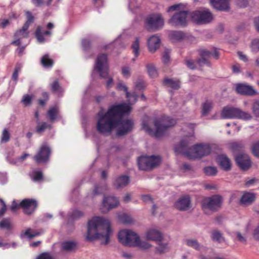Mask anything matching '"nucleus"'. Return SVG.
Instances as JSON below:
<instances>
[{
	"mask_svg": "<svg viewBox=\"0 0 259 259\" xmlns=\"http://www.w3.org/2000/svg\"><path fill=\"white\" fill-rule=\"evenodd\" d=\"M131 110L130 105L122 103L110 106L105 113L99 111L97 114V130L101 134L109 135L118 127L116 133L117 136L127 135L134 129V123L132 119H122V117Z\"/></svg>",
	"mask_w": 259,
	"mask_h": 259,
	"instance_id": "1",
	"label": "nucleus"
},
{
	"mask_svg": "<svg viewBox=\"0 0 259 259\" xmlns=\"http://www.w3.org/2000/svg\"><path fill=\"white\" fill-rule=\"evenodd\" d=\"M111 234L109 221L102 217H96L88 222L85 239L89 241L104 239V242L101 243L106 245L109 242V237Z\"/></svg>",
	"mask_w": 259,
	"mask_h": 259,
	"instance_id": "2",
	"label": "nucleus"
},
{
	"mask_svg": "<svg viewBox=\"0 0 259 259\" xmlns=\"http://www.w3.org/2000/svg\"><path fill=\"white\" fill-rule=\"evenodd\" d=\"M174 150L177 154H181L189 159H193L207 156L210 153L211 148L208 144L195 145L190 148L187 140H183L175 146Z\"/></svg>",
	"mask_w": 259,
	"mask_h": 259,
	"instance_id": "3",
	"label": "nucleus"
},
{
	"mask_svg": "<svg viewBox=\"0 0 259 259\" xmlns=\"http://www.w3.org/2000/svg\"><path fill=\"white\" fill-rule=\"evenodd\" d=\"M176 123V121L168 116H163L158 119L155 120L154 125L156 128L155 132L149 127L146 121L142 123V128L148 134L156 138L162 137L166 130L170 127L173 126Z\"/></svg>",
	"mask_w": 259,
	"mask_h": 259,
	"instance_id": "4",
	"label": "nucleus"
},
{
	"mask_svg": "<svg viewBox=\"0 0 259 259\" xmlns=\"http://www.w3.org/2000/svg\"><path fill=\"white\" fill-rule=\"evenodd\" d=\"M118 238L119 241L125 246H136L138 245L139 237L132 231L123 230L118 233Z\"/></svg>",
	"mask_w": 259,
	"mask_h": 259,
	"instance_id": "5",
	"label": "nucleus"
},
{
	"mask_svg": "<svg viewBox=\"0 0 259 259\" xmlns=\"http://www.w3.org/2000/svg\"><path fill=\"white\" fill-rule=\"evenodd\" d=\"M161 157L159 156H141L138 160L139 169L149 170L158 165L161 162Z\"/></svg>",
	"mask_w": 259,
	"mask_h": 259,
	"instance_id": "6",
	"label": "nucleus"
},
{
	"mask_svg": "<svg viewBox=\"0 0 259 259\" xmlns=\"http://www.w3.org/2000/svg\"><path fill=\"white\" fill-rule=\"evenodd\" d=\"M94 68L99 73L101 77L103 78H108L109 66L106 54H101L98 56Z\"/></svg>",
	"mask_w": 259,
	"mask_h": 259,
	"instance_id": "7",
	"label": "nucleus"
},
{
	"mask_svg": "<svg viewBox=\"0 0 259 259\" xmlns=\"http://www.w3.org/2000/svg\"><path fill=\"white\" fill-rule=\"evenodd\" d=\"M222 202V198L219 195L205 197L201 202L202 208L204 211L207 209L216 211L221 207Z\"/></svg>",
	"mask_w": 259,
	"mask_h": 259,
	"instance_id": "8",
	"label": "nucleus"
},
{
	"mask_svg": "<svg viewBox=\"0 0 259 259\" xmlns=\"http://www.w3.org/2000/svg\"><path fill=\"white\" fill-rule=\"evenodd\" d=\"M146 23L148 30L156 31L162 27L164 21L160 14H152L147 17Z\"/></svg>",
	"mask_w": 259,
	"mask_h": 259,
	"instance_id": "9",
	"label": "nucleus"
},
{
	"mask_svg": "<svg viewBox=\"0 0 259 259\" xmlns=\"http://www.w3.org/2000/svg\"><path fill=\"white\" fill-rule=\"evenodd\" d=\"M192 20L197 24L209 23L212 19V15L208 11H196L191 14Z\"/></svg>",
	"mask_w": 259,
	"mask_h": 259,
	"instance_id": "10",
	"label": "nucleus"
},
{
	"mask_svg": "<svg viewBox=\"0 0 259 259\" xmlns=\"http://www.w3.org/2000/svg\"><path fill=\"white\" fill-rule=\"evenodd\" d=\"M188 12L181 11L176 13L168 20V23L175 27H185L187 25V18Z\"/></svg>",
	"mask_w": 259,
	"mask_h": 259,
	"instance_id": "11",
	"label": "nucleus"
},
{
	"mask_svg": "<svg viewBox=\"0 0 259 259\" xmlns=\"http://www.w3.org/2000/svg\"><path fill=\"white\" fill-rule=\"evenodd\" d=\"M198 52L200 56V58L197 60V63L200 66H202L204 65L210 66V62L208 59L211 55H212L216 59H218L220 57V53L217 50H214L213 53L205 49L199 50Z\"/></svg>",
	"mask_w": 259,
	"mask_h": 259,
	"instance_id": "12",
	"label": "nucleus"
},
{
	"mask_svg": "<svg viewBox=\"0 0 259 259\" xmlns=\"http://www.w3.org/2000/svg\"><path fill=\"white\" fill-rule=\"evenodd\" d=\"M51 150L46 144L41 146L36 155L33 157V160L37 163H45L48 161L51 155Z\"/></svg>",
	"mask_w": 259,
	"mask_h": 259,
	"instance_id": "13",
	"label": "nucleus"
},
{
	"mask_svg": "<svg viewBox=\"0 0 259 259\" xmlns=\"http://www.w3.org/2000/svg\"><path fill=\"white\" fill-rule=\"evenodd\" d=\"M19 205L23 209L24 213L29 215L36 209L37 202L33 199H24L19 203Z\"/></svg>",
	"mask_w": 259,
	"mask_h": 259,
	"instance_id": "14",
	"label": "nucleus"
},
{
	"mask_svg": "<svg viewBox=\"0 0 259 259\" xmlns=\"http://www.w3.org/2000/svg\"><path fill=\"white\" fill-rule=\"evenodd\" d=\"M119 203L118 199L114 196L105 197L103 200L102 212L107 213L110 209L116 208Z\"/></svg>",
	"mask_w": 259,
	"mask_h": 259,
	"instance_id": "15",
	"label": "nucleus"
},
{
	"mask_svg": "<svg viewBox=\"0 0 259 259\" xmlns=\"http://www.w3.org/2000/svg\"><path fill=\"white\" fill-rule=\"evenodd\" d=\"M236 91L241 95L253 96L257 94V92L252 86L246 83L237 84Z\"/></svg>",
	"mask_w": 259,
	"mask_h": 259,
	"instance_id": "16",
	"label": "nucleus"
},
{
	"mask_svg": "<svg viewBox=\"0 0 259 259\" xmlns=\"http://www.w3.org/2000/svg\"><path fill=\"white\" fill-rule=\"evenodd\" d=\"M237 165L241 169L245 170L249 169L251 165V160L246 154H239L235 158Z\"/></svg>",
	"mask_w": 259,
	"mask_h": 259,
	"instance_id": "17",
	"label": "nucleus"
},
{
	"mask_svg": "<svg viewBox=\"0 0 259 259\" xmlns=\"http://www.w3.org/2000/svg\"><path fill=\"white\" fill-rule=\"evenodd\" d=\"M175 207L181 211H185L189 209L191 207L190 197L188 195H185L180 198L175 203Z\"/></svg>",
	"mask_w": 259,
	"mask_h": 259,
	"instance_id": "18",
	"label": "nucleus"
},
{
	"mask_svg": "<svg viewBox=\"0 0 259 259\" xmlns=\"http://www.w3.org/2000/svg\"><path fill=\"white\" fill-rule=\"evenodd\" d=\"M211 6L215 9L221 11H228L230 6L228 0H210Z\"/></svg>",
	"mask_w": 259,
	"mask_h": 259,
	"instance_id": "19",
	"label": "nucleus"
},
{
	"mask_svg": "<svg viewBox=\"0 0 259 259\" xmlns=\"http://www.w3.org/2000/svg\"><path fill=\"white\" fill-rule=\"evenodd\" d=\"M147 45L149 52L153 53L159 48L160 39L158 36L153 35L148 38Z\"/></svg>",
	"mask_w": 259,
	"mask_h": 259,
	"instance_id": "20",
	"label": "nucleus"
},
{
	"mask_svg": "<svg viewBox=\"0 0 259 259\" xmlns=\"http://www.w3.org/2000/svg\"><path fill=\"white\" fill-rule=\"evenodd\" d=\"M256 197L254 193L250 192H244L241 197L239 203L242 206H249L255 200Z\"/></svg>",
	"mask_w": 259,
	"mask_h": 259,
	"instance_id": "21",
	"label": "nucleus"
},
{
	"mask_svg": "<svg viewBox=\"0 0 259 259\" xmlns=\"http://www.w3.org/2000/svg\"><path fill=\"white\" fill-rule=\"evenodd\" d=\"M238 108L232 107H225L223 108L221 117L224 119L236 118Z\"/></svg>",
	"mask_w": 259,
	"mask_h": 259,
	"instance_id": "22",
	"label": "nucleus"
},
{
	"mask_svg": "<svg viewBox=\"0 0 259 259\" xmlns=\"http://www.w3.org/2000/svg\"><path fill=\"white\" fill-rule=\"evenodd\" d=\"M130 183V177L125 175H121L117 177L114 182L113 185L118 189L126 186Z\"/></svg>",
	"mask_w": 259,
	"mask_h": 259,
	"instance_id": "23",
	"label": "nucleus"
},
{
	"mask_svg": "<svg viewBox=\"0 0 259 259\" xmlns=\"http://www.w3.org/2000/svg\"><path fill=\"white\" fill-rule=\"evenodd\" d=\"M217 160L220 166L225 170L228 171L231 169V163L229 158L225 155H220Z\"/></svg>",
	"mask_w": 259,
	"mask_h": 259,
	"instance_id": "24",
	"label": "nucleus"
},
{
	"mask_svg": "<svg viewBox=\"0 0 259 259\" xmlns=\"http://www.w3.org/2000/svg\"><path fill=\"white\" fill-rule=\"evenodd\" d=\"M146 237L148 239L160 242L162 239V234L158 230L151 229L146 233Z\"/></svg>",
	"mask_w": 259,
	"mask_h": 259,
	"instance_id": "25",
	"label": "nucleus"
},
{
	"mask_svg": "<svg viewBox=\"0 0 259 259\" xmlns=\"http://www.w3.org/2000/svg\"><path fill=\"white\" fill-rule=\"evenodd\" d=\"M117 90L119 91H123L125 92L126 97L129 100H131L132 98L134 99V102H136L137 100L138 95L136 94H131L128 92V89L127 87L122 82H119L116 87Z\"/></svg>",
	"mask_w": 259,
	"mask_h": 259,
	"instance_id": "26",
	"label": "nucleus"
},
{
	"mask_svg": "<svg viewBox=\"0 0 259 259\" xmlns=\"http://www.w3.org/2000/svg\"><path fill=\"white\" fill-rule=\"evenodd\" d=\"M42 28L38 26L37 27L35 32V35L37 40L39 42H44L45 41V35H51L52 32L49 30L42 32Z\"/></svg>",
	"mask_w": 259,
	"mask_h": 259,
	"instance_id": "27",
	"label": "nucleus"
},
{
	"mask_svg": "<svg viewBox=\"0 0 259 259\" xmlns=\"http://www.w3.org/2000/svg\"><path fill=\"white\" fill-rule=\"evenodd\" d=\"M163 83L174 90H177L180 88V81L179 80L165 78L163 80Z\"/></svg>",
	"mask_w": 259,
	"mask_h": 259,
	"instance_id": "28",
	"label": "nucleus"
},
{
	"mask_svg": "<svg viewBox=\"0 0 259 259\" xmlns=\"http://www.w3.org/2000/svg\"><path fill=\"white\" fill-rule=\"evenodd\" d=\"M213 108L212 101L207 100L202 105V115L203 116L207 115Z\"/></svg>",
	"mask_w": 259,
	"mask_h": 259,
	"instance_id": "29",
	"label": "nucleus"
},
{
	"mask_svg": "<svg viewBox=\"0 0 259 259\" xmlns=\"http://www.w3.org/2000/svg\"><path fill=\"white\" fill-rule=\"evenodd\" d=\"M52 126L51 124L46 122H37V126L36 127V132L38 134H41L44 133L46 130H51Z\"/></svg>",
	"mask_w": 259,
	"mask_h": 259,
	"instance_id": "30",
	"label": "nucleus"
},
{
	"mask_svg": "<svg viewBox=\"0 0 259 259\" xmlns=\"http://www.w3.org/2000/svg\"><path fill=\"white\" fill-rule=\"evenodd\" d=\"M77 243L74 241H66L62 244V248L66 251H72L76 249Z\"/></svg>",
	"mask_w": 259,
	"mask_h": 259,
	"instance_id": "31",
	"label": "nucleus"
},
{
	"mask_svg": "<svg viewBox=\"0 0 259 259\" xmlns=\"http://www.w3.org/2000/svg\"><path fill=\"white\" fill-rule=\"evenodd\" d=\"M252 118V115L248 112L243 111L239 108H238V112L237 114L236 118L244 120H249L251 119Z\"/></svg>",
	"mask_w": 259,
	"mask_h": 259,
	"instance_id": "32",
	"label": "nucleus"
},
{
	"mask_svg": "<svg viewBox=\"0 0 259 259\" xmlns=\"http://www.w3.org/2000/svg\"><path fill=\"white\" fill-rule=\"evenodd\" d=\"M41 63L46 68L52 67L53 65V60L49 58L48 54L45 55L41 59Z\"/></svg>",
	"mask_w": 259,
	"mask_h": 259,
	"instance_id": "33",
	"label": "nucleus"
},
{
	"mask_svg": "<svg viewBox=\"0 0 259 259\" xmlns=\"http://www.w3.org/2000/svg\"><path fill=\"white\" fill-rule=\"evenodd\" d=\"M31 231L32 230L30 228H28L25 232L22 233L21 236H27L29 239H30L41 235V233L40 232L33 231L32 233H31Z\"/></svg>",
	"mask_w": 259,
	"mask_h": 259,
	"instance_id": "34",
	"label": "nucleus"
},
{
	"mask_svg": "<svg viewBox=\"0 0 259 259\" xmlns=\"http://www.w3.org/2000/svg\"><path fill=\"white\" fill-rule=\"evenodd\" d=\"M211 239L214 241L221 243L224 241L222 234L218 231H212L211 234Z\"/></svg>",
	"mask_w": 259,
	"mask_h": 259,
	"instance_id": "35",
	"label": "nucleus"
},
{
	"mask_svg": "<svg viewBox=\"0 0 259 259\" xmlns=\"http://www.w3.org/2000/svg\"><path fill=\"white\" fill-rule=\"evenodd\" d=\"M170 38L172 39L180 40L185 37V34L182 31H172L170 33Z\"/></svg>",
	"mask_w": 259,
	"mask_h": 259,
	"instance_id": "36",
	"label": "nucleus"
},
{
	"mask_svg": "<svg viewBox=\"0 0 259 259\" xmlns=\"http://www.w3.org/2000/svg\"><path fill=\"white\" fill-rule=\"evenodd\" d=\"M59 111L57 107H53L50 108L48 111V115L50 120L54 121L57 117Z\"/></svg>",
	"mask_w": 259,
	"mask_h": 259,
	"instance_id": "37",
	"label": "nucleus"
},
{
	"mask_svg": "<svg viewBox=\"0 0 259 259\" xmlns=\"http://www.w3.org/2000/svg\"><path fill=\"white\" fill-rule=\"evenodd\" d=\"M83 215V212L77 209H75L69 215V219L71 221H75L82 217Z\"/></svg>",
	"mask_w": 259,
	"mask_h": 259,
	"instance_id": "38",
	"label": "nucleus"
},
{
	"mask_svg": "<svg viewBox=\"0 0 259 259\" xmlns=\"http://www.w3.org/2000/svg\"><path fill=\"white\" fill-rule=\"evenodd\" d=\"M119 221L123 224H129L132 223V218L128 215L123 213L118 215Z\"/></svg>",
	"mask_w": 259,
	"mask_h": 259,
	"instance_id": "39",
	"label": "nucleus"
},
{
	"mask_svg": "<svg viewBox=\"0 0 259 259\" xmlns=\"http://www.w3.org/2000/svg\"><path fill=\"white\" fill-rule=\"evenodd\" d=\"M252 113L256 117H259V100H255L251 106Z\"/></svg>",
	"mask_w": 259,
	"mask_h": 259,
	"instance_id": "40",
	"label": "nucleus"
},
{
	"mask_svg": "<svg viewBox=\"0 0 259 259\" xmlns=\"http://www.w3.org/2000/svg\"><path fill=\"white\" fill-rule=\"evenodd\" d=\"M10 134L7 128H5L2 134L1 142L2 143H6L10 141Z\"/></svg>",
	"mask_w": 259,
	"mask_h": 259,
	"instance_id": "41",
	"label": "nucleus"
},
{
	"mask_svg": "<svg viewBox=\"0 0 259 259\" xmlns=\"http://www.w3.org/2000/svg\"><path fill=\"white\" fill-rule=\"evenodd\" d=\"M186 244L189 247H192L195 249H199L200 245L198 242L195 239H186Z\"/></svg>",
	"mask_w": 259,
	"mask_h": 259,
	"instance_id": "42",
	"label": "nucleus"
},
{
	"mask_svg": "<svg viewBox=\"0 0 259 259\" xmlns=\"http://www.w3.org/2000/svg\"><path fill=\"white\" fill-rule=\"evenodd\" d=\"M148 73L151 77H156L158 75L157 71L155 67L152 64L147 65Z\"/></svg>",
	"mask_w": 259,
	"mask_h": 259,
	"instance_id": "43",
	"label": "nucleus"
},
{
	"mask_svg": "<svg viewBox=\"0 0 259 259\" xmlns=\"http://www.w3.org/2000/svg\"><path fill=\"white\" fill-rule=\"evenodd\" d=\"M203 170L205 175L207 176H214L217 173V169L213 166L205 167Z\"/></svg>",
	"mask_w": 259,
	"mask_h": 259,
	"instance_id": "44",
	"label": "nucleus"
},
{
	"mask_svg": "<svg viewBox=\"0 0 259 259\" xmlns=\"http://www.w3.org/2000/svg\"><path fill=\"white\" fill-rule=\"evenodd\" d=\"M133 50V53L135 57H137L139 55V39L136 38L135 41L132 46Z\"/></svg>",
	"mask_w": 259,
	"mask_h": 259,
	"instance_id": "45",
	"label": "nucleus"
},
{
	"mask_svg": "<svg viewBox=\"0 0 259 259\" xmlns=\"http://www.w3.org/2000/svg\"><path fill=\"white\" fill-rule=\"evenodd\" d=\"M0 228L9 230L11 228L10 220L7 218L3 219L0 222Z\"/></svg>",
	"mask_w": 259,
	"mask_h": 259,
	"instance_id": "46",
	"label": "nucleus"
},
{
	"mask_svg": "<svg viewBox=\"0 0 259 259\" xmlns=\"http://www.w3.org/2000/svg\"><path fill=\"white\" fill-rule=\"evenodd\" d=\"M32 101V97L29 95H25L22 100V102L25 106H28L30 105Z\"/></svg>",
	"mask_w": 259,
	"mask_h": 259,
	"instance_id": "47",
	"label": "nucleus"
},
{
	"mask_svg": "<svg viewBox=\"0 0 259 259\" xmlns=\"http://www.w3.org/2000/svg\"><path fill=\"white\" fill-rule=\"evenodd\" d=\"M250 47L252 52L256 53L259 51V39H253L251 44Z\"/></svg>",
	"mask_w": 259,
	"mask_h": 259,
	"instance_id": "48",
	"label": "nucleus"
},
{
	"mask_svg": "<svg viewBox=\"0 0 259 259\" xmlns=\"http://www.w3.org/2000/svg\"><path fill=\"white\" fill-rule=\"evenodd\" d=\"M51 90L53 92H59L61 88L58 80H56L53 81L51 84Z\"/></svg>",
	"mask_w": 259,
	"mask_h": 259,
	"instance_id": "49",
	"label": "nucleus"
},
{
	"mask_svg": "<svg viewBox=\"0 0 259 259\" xmlns=\"http://www.w3.org/2000/svg\"><path fill=\"white\" fill-rule=\"evenodd\" d=\"M136 246L139 247L143 249H147L151 247V245L146 241H142L139 238L138 245Z\"/></svg>",
	"mask_w": 259,
	"mask_h": 259,
	"instance_id": "50",
	"label": "nucleus"
},
{
	"mask_svg": "<svg viewBox=\"0 0 259 259\" xmlns=\"http://www.w3.org/2000/svg\"><path fill=\"white\" fill-rule=\"evenodd\" d=\"M252 152L254 156L259 157V142H256L253 144Z\"/></svg>",
	"mask_w": 259,
	"mask_h": 259,
	"instance_id": "51",
	"label": "nucleus"
},
{
	"mask_svg": "<svg viewBox=\"0 0 259 259\" xmlns=\"http://www.w3.org/2000/svg\"><path fill=\"white\" fill-rule=\"evenodd\" d=\"M25 15L27 18V20L25 22L29 24V25L33 23L34 20V18L33 16L32 13L29 11H26L25 12Z\"/></svg>",
	"mask_w": 259,
	"mask_h": 259,
	"instance_id": "52",
	"label": "nucleus"
},
{
	"mask_svg": "<svg viewBox=\"0 0 259 259\" xmlns=\"http://www.w3.org/2000/svg\"><path fill=\"white\" fill-rule=\"evenodd\" d=\"M36 259H55L50 253L45 252L40 254Z\"/></svg>",
	"mask_w": 259,
	"mask_h": 259,
	"instance_id": "53",
	"label": "nucleus"
},
{
	"mask_svg": "<svg viewBox=\"0 0 259 259\" xmlns=\"http://www.w3.org/2000/svg\"><path fill=\"white\" fill-rule=\"evenodd\" d=\"M19 32V30H17L14 34V37L15 38H17V37H20V39L22 38H27L29 35V32H21L20 33H18Z\"/></svg>",
	"mask_w": 259,
	"mask_h": 259,
	"instance_id": "54",
	"label": "nucleus"
},
{
	"mask_svg": "<svg viewBox=\"0 0 259 259\" xmlns=\"http://www.w3.org/2000/svg\"><path fill=\"white\" fill-rule=\"evenodd\" d=\"M81 45L82 47L83 48V49L85 51L88 50L91 46V42L90 40L87 39H82L81 41Z\"/></svg>",
	"mask_w": 259,
	"mask_h": 259,
	"instance_id": "55",
	"label": "nucleus"
},
{
	"mask_svg": "<svg viewBox=\"0 0 259 259\" xmlns=\"http://www.w3.org/2000/svg\"><path fill=\"white\" fill-rule=\"evenodd\" d=\"M42 172L40 171H36L34 172L33 180L34 181H39L42 179Z\"/></svg>",
	"mask_w": 259,
	"mask_h": 259,
	"instance_id": "56",
	"label": "nucleus"
},
{
	"mask_svg": "<svg viewBox=\"0 0 259 259\" xmlns=\"http://www.w3.org/2000/svg\"><path fill=\"white\" fill-rule=\"evenodd\" d=\"M159 243L158 242L159 246L157 247V251L160 253L165 252L167 249V244H162Z\"/></svg>",
	"mask_w": 259,
	"mask_h": 259,
	"instance_id": "57",
	"label": "nucleus"
},
{
	"mask_svg": "<svg viewBox=\"0 0 259 259\" xmlns=\"http://www.w3.org/2000/svg\"><path fill=\"white\" fill-rule=\"evenodd\" d=\"M122 73L125 77H128L131 75L130 68L127 66L123 67L122 68Z\"/></svg>",
	"mask_w": 259,
	"mask_h": 259,
	"instance_id": "58",
	"label": "nucleus"
},
{
	"mask_svg": "<svg viewBox=\"0 0 259 259\" xmlns=\"http://www.w3.org/2000/svg\"><path fill=\"white\" fill-rule=\"evenodd\" d=\"M6 210V205L4 201L0 199V216L3 215Z\"/></svg>",
	"mask_w": 259,
	"mask_h": 259,
	"instance_id": "59",
	"label": "nucleus"
},
{
	"mask_svg": "<svg viewBox=\"0 0 259 259\" xmlns=\"http://www.w3.org/2000/svg\"><path fill=\"white\" fill-rule=\"evenodd\" d=\"M106 189V186L104 187H99L96 186L94 190V193L95 194H102L104 190Z\"/></svg>",
	"mask_w": 259,
	"mask_h": 259,
	"instance_id": "60",
	"label": "nucleus"
},
{
	"mask_svg": "<svg viewBox=\"0 0 259 259\" xmlns=\"http://www.w3.org/2000/svg\"><path fill=\"white\" fill-rule=\"evenodd\" d=\"M185 63L187 65V66L191 69L193 70L195 68V65L194 64V62L193 61L191 60H185Z\"/></svg>",
	"mask_w": 259,
	"mask_h": 259,
	"instance_id": "61",
	"label": "nucleus"
},
{
	"mask_svg": "<svg viewBox=\"0 0 259 259\" xmlns=\"http://www.w3.org/2000/svg\"><path fill=\"white\" fill-rule=\"evenodd\" d=\"M237 4L240 8H245L248 6V2L247 0H238Z\"/></svg>",
	"mask_w": 259,
	"mask_h": 259,
	"instance_id": "62",
	"label": "nucleus"
},
{
	"mask_svg": "<svg viewBox=\"0 0 259 259\" xmlns=\"http://www.w3.org/2000/svg\"><path fill=\"white\" fill-rule=\"evenodd\" d=\"M135 87L137 89L142 90L144 89L145 87V83L143 81H139L137 82Z\"/></svg>",
	"mask_w": 259,
	"mask_h": 259,
	"instance_id": "63",
	"label": "nucleus"
},
{
	"mask_svg": "<svg viewBox=\"0 0 259 259\" xmlns=\"http://www.w3.org/2000/svg\"><path fill=\"white\" fill-rule=\"evenodd\" d=\"M253 237L255 240L259 241V225L254 230Z\"/></svg>",
	"mask_w": 259,
	"mask_h": 259,
	"instance_id": "64",
	"label": "nucleus"
}]
</instances>
